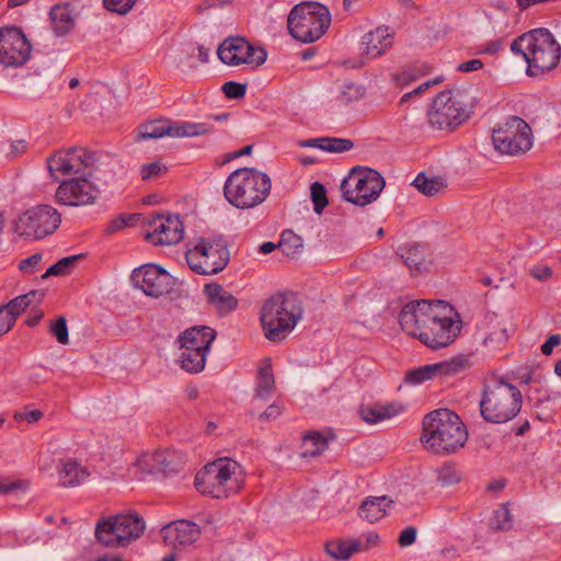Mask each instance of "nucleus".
<instances>
[{
    "mask_svg": "<svg viewBox=\"0 0 561 561\" xmlns=\"http://www.w3.org/2000/svg\"><path fill=\"white\" fill-rule=\"evenodd\" d=\"M360 543L352 539H337L325 545L327 553L337 560H348L354 553L360 551Z\"/></svg>",
    "mask_w": 561,
    "mask_h": 561,
    "instance_id": "nucleus-36",
    "label": "nucleus"
},
{
    "mask_svg": "<svg viewBox=\"0 0 561 561\" xmlns=\"http://www.w3.org/2000/svg\"><path fill=\"white\" fill-rule=\"evenodd\" d=\"M366 93V89L352 81H344L339 88L337 100L343 104H348L360 100Z\"/></svg>",
    "mask_w": 561,
    "mask_h": 561,
    "instance_id": "nucleus-43",
    "label": "nucleus"
},
{
    "mask_svg": "<svg viewBox=\"0 0 561 561\" xmlns=\"http://www.w3.org/2000/svg\"><path fill=\"white\" fill-rule=\"evenodd\" d=\"M137 0H103V5L106 10L125 15L135 5Z\"/></svg>",
    "mask_w": 561,
    "mask_h": 561,
    "instance_id": "nucleus-52",
    "label": "nucleus"
},
{
    "mask_svg": "<svg viewBox=\"0 0 561 561\" xmlns=\"http://www.w3.org/2000/svg\"><path fill=\"white\" fill-rule=\"evenodd\" d=\"M204 291L219 316L233 311L238 306L237 298L217 283L205 285Z\"/></svg>",
    "mask_w": 561,
    "mask_h": 561,
    "instance_id": "nucleus-28",
    "label": "nucleus"
},
{
    "mask_svg": "<svg viewBox=\"0 0 561 561\" xmlns=\"http://www.w3.org/2000/svg\"><path fill=\"white\" fill-rule=\"evenodd\" d=\"M83 157V176L103 185L116 181L118 173L123 170L121 161L106 151L85 148V156Z\"/></svg>",
    "mask_w": 561,
    "mask_h": 561,
    "instance_id": "nucleus-19",
    "label": "nucleus"
},
{
    "mask_svg": "<svg viewBox=\"0 0 561 561\" xmlns=\"http://www.w3.org/2000/svg\"><path fill=\"white\" fill-rule=\"evenodd\" d=\"M425 252L424 245L412 243L399 248L397 254L412 274H419L425 267Z\"/></svg>",
    "mask_w": 561,
    "mask_h": 561,
    "instance_id": "nucleus-32",
    "label": "nucleus"
},
{
    "mask_svg": "<svg viewBox=\"0 0 561 561\" xmlns=\"http://www.w3.org/2000/svg\"><path fill=\"white\" fill-rule=\"evenodd\" d=\"M482 67L483 62L480 59H471L459 64L457 66V70L460 72H472L481 69Z\"/></svg>",
    "mask_w": 561,
    "mask_h": 561,
    "instance_id": "nucleus-62",
    "label": "nucleus"
},
{
    "mask_svg": "<svg viewBox=\"0 0 561 561\" xmlns=\"http://www.w3.org/2000/svg\"><path fill=\"white\" fill-rule=\"evenodd\" d=\"M412 185L427 197H434L445 191L447 184L445 180L438 176H426L421 172L416 175Z\"/></svg>",
    "mask_w": 561,
    "mask_h": 561,
    "instance_id": "nucleus-37",
    "label": "nucleus"
},
{
    "mask_svg": "<svg viewBox=\"0 0 561 561\" xmlns=\"http://www.w3.org/2000/svg\"><path fill=\"white\" fill-rule=\"evenodd\" d=\"M508 340V334L506 328H501L491 332L488 336L484 337L483 344L486 347L497 350L501 348Z\"/></svg>",
    "mask_w": 561,
    "mask_h": 561,
    "instance_id": "nucleus-51",
    "label": "nucleus"
},
{
    "mask_svg": "<svg viewBox=\"0 0 561 561\" xmlns=\"http://www.w3.org/2000/svg\"><path fill=\"white\" fill-rule=\"evenodd\" d=\"M51 27L57 36L68 34L75 27L72 10L69 4H55L49 12Z\"/></svg>",
    "mask_w": 561,
    "mask_h": 561,
    "instance_id": "nucleus-31",
    "label": "nucleus"
},
{
    "mask_svg": "<svg viewBox=\"0 0 561 561\" xmlns=\"http://www.w3.org/2000/svg\"><path fill=\"white\" fill-rule=\"evenodd\" d=\"M32 45L22 28L5 26L0 28V65L23 66L30 58Z\"/></svg>",
    "mask_w": 561,
    "mask_h": 561,
    "instance_id": "nucleus-16",
    "label": "nucleus"
},
{
    "mask_svg": "<svg viewBox=\"0 0 561 561\" xmlns=\"http://www.w3.org/2000/svg\"><path fill=\"white\" fill-rule=\"evenodd\" d=\"M27 144L24 140H15L10 144V151L7 153L11 158H15L19 154L25 152Z\"/></svg>",
    "mask_w": 561,
    "mask_h": 561,
    "instance_id": "nucleus-63",
    "label": "nucleus"
},
{
    "mask_svg": "<svg viewBox=\"0 0 561 561\" xmlns=\"http://www.w3.org/2000/svg\"><path fill=\"white\" fill-rule=\"evenodd\" d=\"M522 398V392L517 387L502 378H492L484 385L480 413L489 423H506L520 411Z\"/></svg>",
    "mask_w": 561,
    "mask_h": 561,
    "instance_id": "nucleus-5",
    "label": "nucleus"
},
{
    "mask_svg": "<svg viewBox=\"0 0 561 561\" xmlns=\"http://www.w3.org/2000/svg\"><path fill=\"white\" fill-rule=\"evenodd\" d=\"M432 302L426 300L411 301L403 306L399 313V323L401 329L411 336L419 337L426 313Z\"/></svg>",
    "mask_w": 561,
    "mask_h": 561,
    "instance_id": "nucleus-24",
    "label": "nucleus"
},
{
    "mask_svg": "<svg viewBox=\"0 0 561 561\" xmlns=\"http://www.w3.org/2000/svg\"><path fill=\"white\" fill-rule=\"evenodd\" d=\"M491 527L495 530H507L512 528V515L507 505H503L494 512Z\"/></svg>",
    "mask_w": 561,
    "mask_h": 561,
    "instance_id": "nucleus-49",
    "label": "nucleus"
},
{
    "mask_svg": "<svg viewBox=\"0 0 561 561\" xmlns=\"http://www.w3.org/2000/svg\"><path fill=\"white\" fill-rule=\"evenodd\" d=\"M145 462L151 472L171 473L181 469L183 460L174 449L156 450L149 455Z\"/></svg>",
    "mask_w": 561,
    "mask_h": 561,
    "instance_id": "nucleus-27",
    "label": "nucleus"
},
{
    "mask_svg": "<svg viewBox=\"0 0 561 561\" xmlns=\"http://www.w3.org/2000/svg\"><path fill=\"white\" fill-rule=\"evenodd\" d=\"M492 141L502 154H523L533 147L531 128L522 117L510 116L493 128Z\"/></svg>",
    "mask_w": 561,
    "mask_h": 561,
    "instance_id": "nucleus-12",
    "label": "nucleus"
},
{
    "mask_svg": "<svg viewBox=\"0 0 561 561\" xmlns=\"http://www.w3.org/2000/svg\"><path fill=\"white\" fill-rule=\"evenodd\" d=\"M161 536L167 545L175 548L195 542L201 536V529L193 522L180 519L163 526Z\"/></svg>",
    "mask_w": 561,
    "mask_h": 561,
    "instance_id": "nucleus-23",
    "label": "nucleus"
},
{
    "mask_svg": "<svg viewBox=\"0 0 561 561\" xmlns=\"http://www.w3.org/2000/svg\"><path fill=\"white\" fill-rule=\"evenodd\" d=\"M330 23L329 9L314 1L296 4L287 19L289 34L301 43H313L321 38Z\"/></svg>",
    "mask_w": 561,
    "mask_h": 561,
    "instance_id": "nucleus-7",
    "label": "nucleus"
},
{
    "mask_svg": "<svg viewBox=\"0 0 561 561\" xmlns=\"http://www.w3.org/2000/svg\"><path fill=\"white\" fill-rule=\"evenodd\" d=\"M302 457H317L328 447V439L319 432H309L304 436Z\"/></svg>",
    "mask_w": 561,
    "mask_h": 561,
    "instance_id": "nucleus-39",
    "label": "nucleus"
},
{
    "mask_svg": "<svg viewBox=\"0 0 561 561\" xmlns=\"http://www.w3.org/2000/svg\"><path fill=\"white\" fill-rule=\"evenodd\" d=\"M81 257V255H70L60 259L57 263L53 264L48 267V270L43 274V278H47L49 276H65L71 273L75 263Z\"/></svg>",
    "mask_w": 561,
    "mask_h": 561,
    "instance_id": "nucleus-44",
    "label": "nucleus"
},
{
    "mask_svg": "<svg viewBox=\"0 0 561 561\" xmlns=\"http://www.w3.org/2000/svg\"><path fill=\"white\" fill-rule=\"evenodd\" d=\"M88 476V470L75 460L65 462L62 469L59 471L60 484L67 488L80 484Z\"/></svg>",
    "mask_w": 561,
    "mask_h": 561,
    "instance_id": "nucleus-35",
    "label": "nucleus"
},
{
    "mask_svg": "<svg viewBox=\"0 0 561 561\" xmlns=\"http://www.w3.org/2000/svg\"><path fill=\"white\" fill-rule=\"evenodd\" d=\"M168 122L156 121L139 126L137 139H158L168 135Z\"/></svg>",
    "mask_w": 561,
    "mask_h": 561,
    "instance_id": "nucleus-42",
    "label": "nucleus"
},
{
    "mask_svg": "<svg viewBox=\"0 0 561 561\" xmlns=\"http://www.w3.org/2000/svg\"><path fill=\"white\" fill-rule=\"evenodd\" d=\"M470 366L468 356H457L450 360L420 366L405 373L404 381L410 385H420L426 380L442 376L456 375Z\"/></svg>",
    "mask_w": 561,
    "mask_h": 561,
    "instance_id": "nucleus-20",
    "label": "nucleus"
},
{
    "mask_svg": "<svg viewBox=\"0 0 561 561\" xmlns=\"http://www.w3.org/2000/svg\"><path fill=\"white\" fill-rule=\"evenodd\" d=\"M353 541H358L363 548L360 551H366L370 547L376 546L379 541V536L376 533H369L360 538H353Z\"/></svg>",
    "mask_w": 561,
    "mask_h": 561,
    "instance_id": "nucleus-60",
    "label": "nucleus"
},
{
    "mask_svg": "<svg viewBox=\"0 0 561 561\" xmlns=\"http://www.w3.org/2000/svg\"><path fill=\"white\" fill-rule=\"evenodd\" d=\"M43 259L41 253H34L28 257L21 260L19 263V270L23 273H32L34 267L37 266Z\"/></svg>",
    "mask_w": 561,
    "mask_h": 561,
    "instance_id": "nucleus-56",
    "label": "nucleus"
},
{
    "mask_svg": "<svg viewBox=\"0 0 561 561\" xmlns=\"http://www.w3.org/2000/svg\"><path fill=\"white\" fill-rule=\"evenodd\" d=\"M138 220V214H121L108 222L105 228V233L113 234L126 227H133Z\"/></svg>",
    "mask_w": 561,
    "mask_h": 561,
    "instance_id": "nucleus-46",
    "label": "nucleus"
},
{
    "mask_svg": "<svg viewBox=\"0 0 561 561\" xmlns=\"http://www.w3.org/2000/svg\"><path fill=\"white\" fill-rule=\"evenodd\" d=\"M437 481L443 486H449L460 481V473L454 465L446 463L437 471Z\"/></svg>",
    "mask_w": 561,
    "mask_h": 561,
    "instance_id": "nucleus-50",
    "label": "nucleus"
},
{
    "mask_svg": "<svg viewBox=\"0 0 561 561\" xmlns=\"http://www.w3.org/2000/svg\"><path fill=\"white\" fill-rule=\"evenodd\" d=\"M37 296L36 290H32L27 294L18 296L10 300L8 305L4 307L10 312L11 316H13V319L16 321V318L25 311L27 307L32 304V299Z\"/></svg>",
    "mask_w": 561,
    "mask_h": 561,
    "instance_id": "nucleus-45",
    "label": "nucleus"
},
{
    "mask_svg": "<svg viewBox=\"0 0 561 561\" xmlns=\"http://www.w3.org/2000/svg\"><path fill=\"white\" fill-rule=\"evenodd\" d=\"M561 344V335L552 334L548 337V340L541 345V353L543 355H550L553 352V347Z\"/></svg>",
    "mask_w": 561,
    "mask_h": 561,
    "instance_id": "nucleus-61",
    "label": "nucleus"
},
{
    "mask_svg": "<svg viewBox=\"0 0 561 561\" xmlns=\"http://www.w3.org/2000/svg\"><path fill=\"white\" fill-rule=\"evenodd\" d=\"M472 98L460 90L440 92L428 112V124L437 130H453L466 122L472 112Z\"/></svg>",
    "mask_w": 561,
    "mask_h": 561,
    "instance_id": "nucleus-8",
    "label": "nucleus"
},
{
    "mask_svg": "<svg viewBox=\"0 0 561 561\" xmlns=\"http://www.w3.org/2000/svg\"><path fill=\"white\" fill-rule=\"evenodd\" d=\"M529 274L539 282H547L552 277L553 272L548 265L536 264L529 268Z\"/></svg>",
    "mask_w": 561,
    "mask_h": 561,
    "instance_id": "nucleus-55",
    "label": "nucleus"
},
{
    "mask_svg": "<svg viewBox=\"0 0 561 561\" xmlns=\"http://www.w3.org/2000/svg\"><path fill=\"white\" fill-rule=\"evenodd\" d=\"M299 146L304 148H317L332 153H342L351 150L354 147V142L346 138L318 137L301 140Z\"/></svg>",
    "mask_w": 561,
    "mask_h": 561,
    "instance_id": "nucleus-30",
    "label": "nucleus"
},
{
    "mask_svg": "<svg viewBox=\"0 0 561 561\" xmlns=\"http://www.w3.org/2000/svg\"><path fill=\"white\" fill-rule=\"evenodd\" d=\"M99 193L98 186L82 174L61 181L56 190L55 198L59 205L81 207L93 205Z\"/></svg>",
    "mask_w": 561,
    "mask_h": 561,
    "instance_id": "nucleus-17",
    "label": "nucleus"
},
{
    "mask_svg": "<svg viewBox=\"0 0 561 561\" xmlns=\"http://www.w3.org/2000/svg\"><path fill=\"white\" fill-rule=\"evenodd\" d=\"M514 54L523 56L527 62L526 72L537 77L557 68L561 59V46L548 28L528 31L511 44Z\"/></svg>",
    "mask_w": 561,
    "mask_h": 561,
    "instance_id": "nucleus-1",
    "label": "nucleus"
},
{
    "mask_svg": "<svg viewBox=\"0 0 561 561\" xmlns=\"http://www.w3.org/2000/svg\"><path fill=\"white\" fill-rule=\"evenodd\" d=\"M84 147L58 150L47 158V168L55 181L59 176L83 174Z\"/></svg>",
    "mask_w": 561,
    "mask_h": 561,
    "instance_id": "nucleus-22",
    "label": "nucleus"
},
{
    "mask_svg": "<svg viewBox=\"0 0 561 561\" xmlns=\"http://www.w3.org/2000/svg\"><path fill=\"white\" fill-rule=\"evenodd\" d=\"M151 231L146 239L154 245H170L181 241L184 237V227L179 216L157 215L149 221Z\"/></svg>",
    "mask_w": 561,
    "mask_h": 561,
    "instance_id": "nucleus-21",
    "label": "nucleus"
},
{
    "mask_svg": "<svg viewBox=\"0 0 561 561\" xmlns=\"http://www.w3.org/2000/svg\"><path fill=\"white\" fill-rule=\"evenodd\" d=\"M401 411L402 407H398L393 403H375L362 407L360 415L366 423L376 424L398 415Z\"/></svg>",
    "mask_w": 561,
    "mask_h": 561,
    "instance_id": "nucleus-33",
    "label": "nucleus"
},
{
    "mask_svg": "<svg viewBox=\"0 0 561 561\" xmlns=\"http://www.w3.org/2000/svg\"><path fill=\"white\" fill-rule=\"evenodd\" d=\"M392 45V36L389 28L379 26L366 33L362 38L363 53L368 58H376L382 55Z\"/></svg>",
    "mask_w": 561,
    "mask_h": 561,
    "instance_id": "nucleus-26",
    "label": "nucleus"
},
{
    "mask_svg": "<svg viewBox=\"0 0 561 561\" xmlns=\"http://www.w3.org/2000/svg\"><path fill=\"white\" fill-rule=\"evenodd\" d=\"M421 440L434 454H450L461 448L468 432L459 415L448 409L430 412L423 419Z\"/></svg>",
    "mask_w": 561,
    "mask_h": 561,
    "instance_id": "nucleus-2",
    "label": "nucleus"
},
{
    "mask_svg": "<svg viewBox=\"0 0 561 561\" xmlns=\"http://www.w3.org/2000/svg\"><path fill=\"white\" fill-rule=\"evenodd\" d=\"M60 222L61 216L57 209L43 204L21 214L13 224V231L25 239H42L51 234Z\"/></svg>",
    "mask_w": 561,
    "mask_h": 561,
    "instance_id": "nucleus-14",
    "label": "nucleus"
},
{
    "mask_svg": "<svg viewBox=\"0 0 561 561\" xmlns=\"http://www.w3.org/2000/svg\"><path fill=\"white\" fill-rule=\"evenodd\" d=\"M207 356L198 352L183 350L181 355V367L192 374L201 373L205 368Z\"/></svg>",
    "mask_w": 561,
    "mask_h": 561,
    "instance_id": "nucleus-41",
    "label": "nucleus"
},
{
    "mask_svg": "<svg viewBox=\"0 0 561 561\" xmlns=\"http://www.w3.org/2000/svg\"><path fill=\"white\" fill-rule=\"evenodd\" d=\"M221 90L228 99L237 100L245 95L247 85L236 81H228L224 83Z\"/></svg>",
    "mask_w": 561,
    "mask_h": 561,
    "instance_id": "nucleus-54",
    "label": "nucleus"
},
{
    "mask_svg": "<svg viewBox=\"0 0 561 561\" xmlns=\"http://www.w3.org/2000/svg\"><path fill=\"white\" fill-rule=\"evenodd\" d=\"M216 339V331L207 325H198L186 329L180 336L179 343L182 350L198 352L207 356L211 343Z\"/></svg>",
    "mask_w": 561,
    "mask_h": 561,
    "instance_id": "nucleus-25",
    "label": "nucleus"
},
{
    "mask_svg": "<svg viewBox=\"0 0 561 561\" xmlns=\"http://www.w3.org/2000/svg\"><path fill=\"white\" fill-rule=\"evenodd\" d=\"M165 171H167V167L161 164L159 161L144 164L140 168L141 180L149 181L152 179H157Z\"/></svg>",
    "mask_w": 561,
    "mask_h": 561,
    "instance_id": "nucleus-53",
    "label": "nucleus"
},
{
    "mask_svg": "<svg viewBox=\"0 0 561 561\" xmlns=\"http://www.w3.org/2000/svg\"><path fill=\"white\" fill-rule=\"evenodd\" d=\"M130 280L145 295L154 298L169 294L174 286L171 274L156 264H145L135 268L130 275Z\"/></svg>",
    "mask_w": 561,
    "mask_h": 561,
    "instance_id": "nucleus-18",
    "label": "nucleus"
},
{
    "mask_svg": "<svg viewBox=\"0 0 561 561\" xmlns=\"http://www.w3.org/2000/svg\"><path fill=\"white\" fill-rule=\"evenodd\" d=\"M302 317L301 304L295 294L277 293L261 309V324L268 341L279 342L293 331Z\"/></svg>",
    "mask_w": 561,
    "mask_h": 561,
    "instance_id": "nucleus-3",
    "label": "nucleus"
},
{
    "mask_svg": "<svg viewBox=\"0 0 561 561\" xmlns=\"http://www.w3.org/2000/svg\"><path fill=\"white\" fill-rule=\"evenodd\" d=\"M168 136L171 137H196L210 134L214 128L209 123L181 122L175 124L168 123Z\"/></svg>",
    "mask_w": 561,
    "mask_h": 561,
    "instance_id": "nucleus-34",
    "label": "nucleus"
},
{
    "mask_svg": "<svg viewBox=\"0 0 561 561\" xmlns=\"http://www.w3.org/2000/svg\"><path fill=\"white\" fill-rule=\"evenodd\" d=\"M43 416V413L39 410H32L28 412L23 413H15L14 419L16 421L19 420H26L28 423L37 422Z\"/></svg>",
    "mask_w": 561,
    "mask_h": 561,
    "instance_id": "nucleus-64",
    "label": "nucleus"
},
{
    "mask_svg": "<svg viewBox=\"0 0 561 561\" xmlns=\"http://www.w3.org/2000/svg\"><path fill=\"white\" fill-rule=\"evenodd\" d=\"M270 176L253 168H240L226 180L224 195L229 204L240 209L262 204L271 193Z\"/></svg>",
    "mask_w": 561,
    "mask_h": 561,
    "instance_id": "nucleus-4",
    "label": "nucleus"
},
{
    "mask_svg": "<svg viewBox=\"0 0 561 561\" xmlns=\"http://www.w3.org/2000/svg\"><path fill=\"white\" fill-rule=\"evenodd\" d=\"M451 313L453 307L449 304L442 300L432 304L419 333L420 342L433 350L450 345L459 332Z\"/></svg>",
    "mask_w": 561,
    "mask_h": 561,
    "instance_id": "nucleus-9",
    "label": "nucleus"
},
{
    "mask_svg": "<svg viewBox=\"0 0 561 561\" xmlns=\"http://www.w3.org/2000/svg\"><path fill=\"white\" fill-rule=\"evenodd\" d=\"M240 465L229 458H219L207 463L195 476V486L215 499L228 497L237 493L242 485Z\"/></svg>",
    "mask_w": 561,
    "mask_h": 561,
    "instance_id": "nucleus-6",
    "label": "nucleus"
},
{
    "mask_svg": "<svg viewBox=\"0 0 561 561\" xmlns=\"http://www.w3.org/2000/svg\"><path fill=\"white\" fill-rule=\"evenodd\" d=\"M275 388V379L272 365L270 363L263 365L259 369L257 383L255 388V397L262 400L271 398Z\"/></svg>",
    "mask_w": 561,
    "mask_h": 561,
    "instance_id": "nucleus-38",
    "label": "nucleus"
},
{
    "mask_svg": "<svg viewBox=\"0 0 561 561\" xmlns=\"http://www.w3.org/2000/svg\"><path fill=\"white\" fill-rule=\"evenodd\" d=\"M190 268L199 275H214L229 263V251L221 241L201 238L185 254Z\"/></svg>",
    "mask_w": 561,
    "mask_h": 561,
    "instance_id": "nucleus-13",
    "label": "nucleus"
},
{
    "mask_svg": "<svg viewBox=\"0 0 561 561\" xmlns=\"http://www.w3.org/2000/svg\"><path fill=\"white\" fill-rule=\"evenodd\" d=\"M283 413V407L278 402L268 405L267 409L260 414L261 421H271L277 419Z\"/></svg>",
    "mask_w": 561,
    "mask_h": 561,
    "instance_id": "nucleus-59",
    "label": "nucleus"
},
{
    "mask_svg": "<svg viewBox=\"0 0 561 561\" xmlns=\"http://www.w3.org/2000/svg\"><path fill=\"white\" fill-rule=\"evenodd\" d=\"M145 530V520L137 514H122L101 518L95 526V538L105 547H126Z\"/></svg>",
    "mask_w": 561,
    "mask_h": 561,
    "instance_id": "nucleus-10",
    "label": "nucleus"
},
{
    "mask_svg": "<svg viewBox=\"0 0 561 561\" xmlns=\"http://www.w3.org/2000/svg\"><path fill=\"white\" fill-rule=\"evenodd\" d=\"M311 201L313 203V210L321 215L323 209L328 206L327 190L320 182H314L310 186Z\"/></svg>",
    "mask_w": 561,
    "mask_h": 561,
    "instance_id": "nucleus-47",
    "label": "nucleus"
},
{
    "mask_svg": "<svg viewBox=\"0 0 561 561\" xmlns=\"http://www.w3.org/2000/svg\"><path fill=\"white\" fill-rule=\"evenodd\" d=\"M15 320L13 316L7 310L4 306L0 307V336L9 332L14 325Z\"/></svg>",
    "mask_w": 561,
    "mask_h": 561,
    "instance_id": "nucleus-57",
    "label": "nucleus"
},
{
    "mask_svg": "<svg viewBox=\"0 0 561 561\" xmlns=\"http://www.w3.org/2000/svg\"><path fill=\"white\" fill-rule=\"evenodd\" d=\"M393 501L387 495L367 497L358 508V516L369 523L383 518Z\"/></svg>",
    "mask_w": 561,
    "mask_h": 561,
    "instance_id": "nucleus-29",
    "label": "nucleus"
},
{
    "mask_svg": "<svg viewBox=\"0 0 561 561\" xmlns=\"http://www.w3.org/2000/svg\"><path fill=\"white\" fill-rule=\"evenodd\" d=\"M218 58L228 66L249 65L257 68L267 58L266 50L261 46H254L241 36L226 38L217 49Z\"/></svg>",
    "mask_w": 561,
    "mask_h": 561,
    "instance_id": "nucleus-15",
    "label": "nucleus"
},
{
    "mask_svg": "<svg viewBox=\"0 0 561 561\" xmlns=\"http://www.w3.org/2000/svg\"><path fill=\"white\" fill-rule=\"evenodd\" d=\"M385 185V179L378 171L355 167L342 181L341 191L345 201L357 206H366L379 197Z\"/></svg>",
    "mask_w": 561,
    "mask_h": 561,
    "instance_id": "nucleus-11",
    "label": "nucleus"
},
{
    "mask_svg": "<svg viewBox=\"0 0 561 561\" xmlns=\"http://www.w3.org/2000/svg\"><path fill=\"white\" fill-rule=\"evenodd\" d=\"M49 332L56 337L58 343L64 345L69 343L68 325L65 317L60 316L51 321L49 324Z\"/></svg>",
    "mask_w": 561,
    "mask_h": 561,
    "instance_id": "nucleus-48",
    "label": "nucleus"
},
{
    "mask_svg": "<svg viewBox=\"0 0 561 561\" xmlns=\"http://www.w3.org/2000/svg\"><path fill=\"white\" fill-rule=\"evenodd\" d=\"M302 239L291 230H285L280 234L278 249L287 257H296L302 250Z\"/></svg>",
    "mask_w": 561,
    "mask_h": 561,
    "instance_id": "nucleus-40",
    "label": "nucleus"
},
{
    "mask_svg": "<svg viewBox=\"0 0 561 561\" xmlns=\"http://www.w3.org/2000/svg\"><path fill=\"white\" fill-rule=\"evenodd\" d=\"M416 540V528L415 527H407L404 528L399 536L398 542L401 547H408L414 543Z\"/></svg>",
    "mask_w": 561,
    "mask_h": 561,
    "instance_id": "nucleus-58",
    "label": "nucleus"
}]
</instances>
